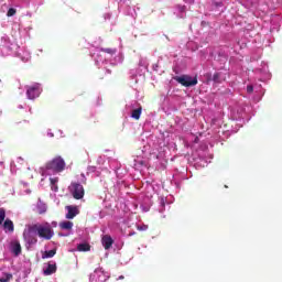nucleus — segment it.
Segmentation results:
<instances>
[{
  "label": "nucleus",
  "mask_w": 282,
  "mask_h": 282,
  "mask_svg": "<svg viewBox=\"0 0 282 282\" xmlns=\"http://www.w3.org/2000/svg\"><path fill=\"white\" fill-rule=\"evenodd\" d=\"M30 231L36 232L40 239H45L46 241H50V239L54 237V230L50 225H39V224L31 225Z\"/></svg>",
  "instance_id": "nucleus-1"
},
{
  "label": "nucleus",
  "mask_w": 282,
  "mask_h": 282,
  "mask_svg": "<svg viewBox=\"0 0 282 282\" xmlns=\"http://www.w3.org/2000/svg\"><path fill=\"white\" fill-rule=\"evenodd\" d=\"M65 159L62 156H55L45 164L46 171H52V173H63V171H65Z\"/></svg>",
  "instance_id": "nucleus-2"
},
{
  "label": "nucleus",
  "mask_w": 282,
  "mask_h": 282,
  "mask_svg": "<svg viewBox=\"0 0 282 282\" xmlns=\"http://www.w3.org/2000/svg\"><path fill=\"white\" fill-rule=\"evenodd\" d=\"M74 199H83L85 197V187L80 183L72 182L69 186Z\"/></svg>",
  "instance_id": "nucleus-3"
},
{
  "label": "nucleus",
  "mask_w": 282,
  "mask_h": 282,
  "mask_svg": "<svg viewBox=\"0 0 282 282\" xmlns=\"http://www.w3.org/2000/svg\"><path fill=\"white\" fill-rule=\"evenodd\" d=\"M175 82L180 83L183 87H195L197 85V77H191L189 75H183L175 77Z\"/></svg>",
  "instance_id": "nucleus-4"
},
{
  "label": "nucleus",
  "mask_w": 282,
  "mask_h": 282,
  "mask_svg": "<svg viewBox=\"0 0 282 282\" xmlns=\"http://www.w3.org/2000/svg\"><path fill=\"white\" fill-rule=\"evenodd\" d=\"M26 96L30 100H34V98H39L41 96V88L39 85L32 86L26 90Z\"/></svg>",
  "instance_id": "nucleus-5"
},
{
  "label": "nucleus",
  "mask_w": 282,
  "mask_h": 282,
  "mask_svg": "<svg viewBox=\"0 0 282 282\" xmlns=\"http://www.w3.org/2000/svg\"><path fill=\"white\" fill-rule=\"evenodd\" d=\"M32 232L35 231H30V226L28 230H24L23 232L24 240L26 241V243H29V246H34V243H37L39 241V239H36V236H33Z\"/></svg>",
  "instance_id": "nucleus-6"
},
{
  "label": "nucleus",
  "mask_w": 282,
  "mask_h": 282,
  "mask_svg": "<svg viewBox=\"0 0 282 282\" xmlns=\"http://www.w3.org/2000/svg\"><path fill=\"white\" fill-rule=\"evenodd\" d=\"M66 219H74V217H76V215L79 213L78 207L72 205L66 206Z\"/></svg>",
  "instance_id": "nucleus-7"
},
{
  "label": "nucleus",
  "mask_w": 282,
  "mask_h": 282,
  "mask_svg": "<svg viewBox=\"0 0 282 282\" xmlns=\"http://www.w3.org/2000/svg\"><path fill=\"white\" fill-rule=\"evenodd\" d=\"M101 243H102L105 250H109L113 246V238H111V236H109V235H105L101 238Z\"/></svg>",
  "instance_id": "nucleus-8"
},
{
  "label": "nucleus",
  "mask_w": 282,
  "mask_h": 282,
  "mask_svg": "<svg viewBox=\"0 0 282 282\" xmlns=\"http://www.w3.org/2000/svg\"><path fill=\"white\" fill-rule=\"evenodd\" d=\"M11 252H13L14 257L21 254V243L19 241L11 243Z\"/></svg>",
  "instance_id": "nucleus-9"
},
{
  "label": "nucleus",
  "mask_w": 282,
  "mask_h": 282,
  "mask_svg": "<svg viewBox=\"0 0 282 282\" xmlns=\"http://www.w3.org/2000/svg\"><path fill=\"white\" fill-rule=\"evenodd\" d=\"M55 272H56V263H54V264L48 263L47 268L44 270L45 276L55 274Z\"/></svg>",
  "instance_id": "nucleus-10"
},
{
  "label": "nucleus",
  "mask_w": 282,
  "mask_h": 282,
  "mask_svg": "<svg viewBox=\"0 0 282 282\" xmlns=\"http://www.w3.org/2000/svg\"><path fill=\"white\" fill-rule=\"evenodd\" d=\"M59 228H62V230H72V228H74V223L69 220L62 221L59 223Z\"/></svg>",
  "instance_id": "nucleus-11"
},
{
  "label": "nucleus",
  "mask_w": 282,
  "mask_h": 282,
  "mask_svg": "<svg viewBox=\"0 0 282 282\" xmlns=\"http://www.w3.org/2000/svg\"><path fill=\"white\" fill-rule=\"evenodd\" d=\"M3 228L9 230V232H14V223H12L10 219H7L4 220Z\"/></svg>",
  "instance_id": "nucleus-12"
},
{
  "label": "nucleus",
  "mask_w": 282,
  "mask_h": 282,
  "mask_svg": "<svg viewBox=\"0 0 282 282\" xmlns=\"http://www.w3.org/2000/svg\"><path fill=\"white\" fill-rule=\"evenodd\" d=\"M78 252H89L91 250V246L89 243H79L77 246Z\"/></svg>",
  "instance_id": "nucleus-13"
},
{
  "label": "nucleus",
  "mask_w": 282,
  "mask_h": 282,
  "mask_svg": "<svg viewBox=\"0 0 282 282\" xmlns=\"http://www.w3.org/2000/svg\"><path fill=\"white\" fill-rule=\"evenodd\" d=\"M140 116H142V107H139L132 110L131 118H133L134 120H138Z\"/></svg>",
  "instance_id": "nucleus-14"
},
{
  "label": "nucleus",
  "mask_w": 282,
  "mask_h": 282,
  "mask_svg": "<svg viewBox=\"0 0 282 282\" xmlns=\"http://www.w3.org/2000/svg\"><path fill=\"white\" fill-rule=\"evenodd\" d=\"M55 254H56V249L48 250L42 254V259H52V257H54Z\"/></svg>",
  "instance_id": "nucleus-15"
},
{
  "label": "nucleus",
  "mask_w": 282,
  "mask_h": 282,
  "mask_svg": "<svg viewBox=\"0 0 282 282\" xmlns=\"http://www.w3.org/2000/svg\"><path fill=\"white\" fill-rule=\"evenodd\" d=\"M12 279V273H4V278H0V282H10Z\"/></svg>",
  "instance_id": "nucleus-16"
},
{
  "label": "nucleus",
  "mask_w": 282,
  "mask_h": 282,
  "mask_svg": "<svg viewBox=\"0 0 282 282\" xmlns=\"http://www.w3.org/2000/svg\"><path fill=\"white\" fill-rule=\"evenodd\" d=\"M6 221V209L0 208V226Z\"/></svg>",
  "instance_id": "nucleus-17"
},
{
  "label": "nucleus",
  "mask_w": 282,
  "mask_h": 282,
  "mask_svg": "<svg viewBox=\"0 0 282 282\" xmlns=\"http://www.w3.org/2000/svg\"><path fill=\"white\" fill-rule=\"evenodd\" d=\"M213 80H214V83H221V74L215 73L213 75Z\"/></svg>",
  "instance_id": "nucleus-18"
},
{
  "label": "nucleus",
  "mask_w": 282,
  "mask_h": 282,
  "mask_svg": "<svg viewBox=\"0 0 282 282\" xmlns=\"http://www.w3.org/2000/svg\"><path fill=\"white\" fill-rule=\"evenodd\" d=\"M17 14V9L10 8L7 12V17H14Z\"/></svg>",
  "instance_id": "nucleus-19"
},
{
  "label": "nucleus",
  "mask_w": 282,
  "mask_h": 282,
  "mask_svg": "<svg viewBox=\"0 0 282 282\" xmlns=\"http://www.w3.org/2000/svg\"><path fill=\"white\" fill-rule=\"evenodd\" d=\"M101 52H105V54H116V50L113 48H101Z\"/></svg>",
  "instance_id": "nucleus-20"
},
{
  "label": "nucleus",
  "mask_w": 282,
  "mask_h": 282,
  "mask_svg": "<svg viewBox=\"0 0 282 282\" xmlns=\"http://www.w3.org/2000/svg\"><path fill=\"white\" fill-rule=\"evenodd\" d=\"M50 182L52 186H56V184H58V177L50 178Z\"/></svg>",
  "instance_id": "nucleus-21"
},
{
  "label": "nucleus",
  "mask_w": 282,
  "mask_h": 282,
  "mask_svg": "<svg viewBox=\"0 0 282 282\" xmlns=\"http://www.w3.org/2000/svg\"><path fill=\"white\" fill-rule=\"evenodd\" d=\"M254 91V87L252 85L247 86V93L252 94Z\"/></svg>",
  "instance_id": "nucleus-22"
},
{
  "label": "nucleus",
  "mask_w": 282,
  "mask_h": 282,
  "mask_svg": "<svg viewBox=\"0 0 282 282\" xmlns=\"http://www.w3.org/2000/svg\"><path fill=\"white\" fill-rule=\"evenodd\" d=\"M52 191H54L55 193H57V191H58V185H52Z\"/></svg>",
  "instance_id": "nucleus-23"
},
{
  "label": "nucleus",
  "mask_w": 282,
  "mask_h": 282,
  "mask_svg": "<svg viewBox=\"0 0 282 282\" xmlns=\"http://www.w3.org/2000/svg\"><path fill=\"white\" fill-rule=\"evenodd\" d=\"M138 230H147V226H144V227H138Z\"/></svg>",
  "instance_id": "nucleus-24"
},
{
  "label": "nucleus",
  "mask_w": 282,
  "mask_h": 282,
  "mask_svg": "<svg viewBox=\"0 0 282 282\" xmlns=\"http://www.w3.org/2000/svg\"><path fill=\"white\" fill-rule=\"evenodd\" d=\"M119 279H124V276L121 275Z\"/></svg>",
  "instance_id": "nucleus-25"
}]
</instances>
